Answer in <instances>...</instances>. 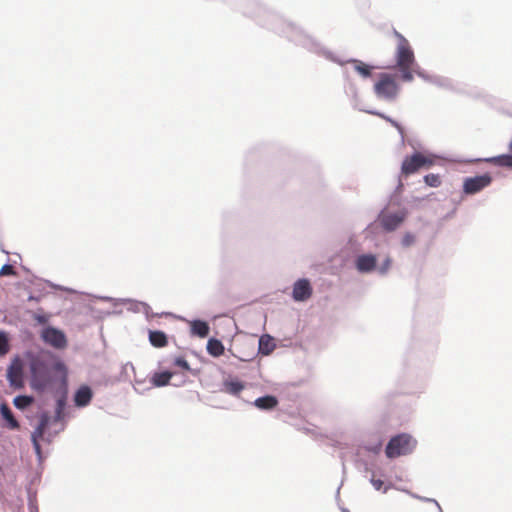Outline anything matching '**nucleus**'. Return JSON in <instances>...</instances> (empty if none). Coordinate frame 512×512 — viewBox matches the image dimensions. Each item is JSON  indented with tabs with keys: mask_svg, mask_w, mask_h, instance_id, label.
<instances>
[{
	"mask_svg": "<svg viewBox=\"0 0 512 512\" xmlns=\"http://www.w3.org/2000/svg\"><path fill=\"white\" fill-rule=\"evenodd\" d=\"M393 34L397 39L395 52L396 67L401 73V79L410 82L414 78V67L416 65L414 52L409 41L401 33L394 30Z\"/></svg>",
	"mask_w": 512,
	"mask_h": 512,
	"instance_id": "nucleus-1",
	"label": "nucleus"
},
{
	"mask_svg": "<svg viewBox=\"0 0 512 512\" xmlns=\"http://www.w3.org/2000/svg\"><path fill=\"white\" fill-rule=\"evenodd\" d=\"M374 92L380 99L395 100L400 92L397 76L391 73H380L374 83Z\"/></svg>",
	"mask_w": 512,
	"mask_h": 512,
	"instance_id": "nucleus-2",
	"label": "nucleus"
},
{
	"mask_svg": "<svg viewBox=\"0 0 512 512\" xmlns=\"http://www.w3.org/2000/svg\"><path fill=\"white\" fill-rule=\"evenodd\" d=\"M416 445L417 441L410 434H398L388 442L385 454L390 459L397 458L412 453Z\"/></svg>",
	"mask_w": 512,
	"mask_h": 512,
	"instance_id": "nucleus-3",
	"label": "nucleus"
},
{
	"mask_svg": "<svg viewBox=\"0 0 512 512\" xmlns=\"http://www.w3.org/2000/svg\"><path fill=\"white\" fill-rule=\"evenodd\" d=\"M436 157L421 152H416L404 158L401 165V173L405 176L414 174L421 169H428L434 165Z\"/></svg>",
	"mask_w": 512,
	"mask_h": 512,
	"instance_id": "nucleus-4",
	"label": "nucleus"
},
{
	"mask_svg": "<svg viewBox=\"0 0 512 512\" xmlns=\"http://www.w3.org/2000/svg\"><path fill=\"white\" fill-rule=\"evenodd\" d=\"M31 373V387L35 390H43L49 383L47 365L38 357H33L29 363Z\"/></svg>",
	"mask_w": 512,
	"mask_h": 512,
	"instance_id": "nucleus-5",
	"label": "nucleus"
},
{
	"mask_svg": "<svg viewBox=\"0 0 512 512\" xmlns=\"http://www.w3.org/2000/svg\"><path fill=\"white\" fill-rule=\"evenodd\" d=\"M7 380L13 389H22L24 387V362L16 356L11 360L7 368Z\"/></svg>",
	"mask_w": 512,
	"mask_h": 512,
	"instance_id": "nucleus-6",
	"label": "nucleus"
},
{
	"mask_svg": "<svg viewBox=\"0 0 512 512\" xmlns=\"http://www.w3.org/2000/svg\"><path fill=\"white\" fill-rule=\"evenodd\" d=\"M491 182L492 177L488 173L474 177H468L464 179L463 191L467 195H473L488 187Z\"/></svg>",
	"mask_w": 512,
	"mask_h": 512,
	"instance_id": "nucleus-7",
	"label": "nucleus"
},
{
	"mask_svg": "<svg viewBox=\"0 0 512 512\" xmlns=\"http://www.w3.org/2000/svg\"><path fill=\"white\" fill-rule=\"evenodd\" d=\"M405 217H406L405 212H398V213L382 212L379 215V221H380L381 226L386 231H393L404 221Z\"/></svg>",
	"mask_w": 512,
	"mask_h": 512,
	"instance_id": "nucleus-8",
	"label": "nucleus"
},
{
	"mask_svg": "<svg viewBox=\"0 0 512 512\" xmlns=\"http://www.w3.org/2000/svg\"><path fill=\"white\" fill-rule=\"evenodd\" d=\"M42 338L46 343L58 349L64 348L67 344L64 333L52 327L43 330Z\"/></svg>",
	"mask_w": 512,
	"mask_h": 512,
	"instance_id": "nucleus-9",
	"label": "nucleus"
},
{
	"mask_svg": "<svg viewBox=\"0 0 512 512\" xmlns=\"http://www.w3.org/2000/svg\"><path fill=\"white\" fill-rule=\"evenodd\" d=\"M50 422V416L48 413H42L40 415V420L38 426L35 428L31 435V440L35 451L39 454L41 452L40 440L42 439L48 425Z\"/></svg>",
	"mask_w": 512,
	"mask_h": 512,
	"instance_id": "nucleus-10",
	"label": "nucleus"
},
{
	"mask_svg": "<svg viewBox=\"0 0 512 512\" xmlns=\"http://www.w3.org/2000/svg\"><path fill=\"white\" fill-rule=\"evenodd\" d=\"M312 288L308 280L300 279L293 286V298L296 301H305L310 298Z\"/></svg>",
	"mask_w": 512,
	"mask_h": 512,
	"instance_id": "nucleus-11",
	"label": "nucleus"
},
{
	"mask_svg": "<svg viewBox=\"0 0 512 512\" xmlns=\"http://www.w3.org/2000/svg\"><path fill=\"white\" fill-rule=\"evenodd\" d=\"M376 266V257L373 255H361L357 258L356 267L360 272H370Z\"/></svg>",
	"mask_w": 512,
	"mask_h": 512,
	"instance_id": "nucleus-12",
	"label": "nucleus"
},
{
	"mask_svg": "<svg viewBox=\"0 0 512 512\" xmlns=\"http://www.w3.org/2000/svg\"><path fill=\"white\" fill-rule=\"evenodd\" d=\"M92 399V391L88 386L80 387L74 397L75 404L77 406L83 407L90 403Z\"/></svg>",
	"mask_w": 512,
	"mask_h": 512,
	"instance_id": "nucleus-13",
	"label": "nucleus"
},
{
	"mask_svg": "<svg viewBox=\"0 0 512 512\" xmlns=\"http://www.w3.org/2000/svg\"><path fill=\"white\" fill-rule=\"evenodd\" d=\"M348 63L353 65L354 70L363 78H369L372 75L373 66L366 64L358 59H350Z\"/></svg>",
	"mask_w": 512,
	"mask_h": 512,
	"instance_id": "nucleus-14",
	"label": "nucleus"
},
{
	"mask_svg": "<svg viewBox=\"0 0 512 512\" xmlns=\"http://www.w3.org/2000/svg\"><path fill=\"white\" fill-rule=\"evenodd\" d=\"M173 373L169 371L156 372L151 377V384L155 387H163L169 384Z\"/></svg>",
	"mask_w": 512,
	"mask_h": 512,
	"instance_id": "nucleus-15",
	"label": "nucleus"
},
{
	"mask_svg": "<svg viewBox=\"0 0 512 512\" xmlns=\"http://www.w3.org/2000/svg\"><path fill=\"white\" fill-rule=\"evenodd\" d=\"M255 406L262 410H270L277 406L278 400L275 396L267 395L259 397L254 402Z\"/></svg>",
	"mask_w": 512,
	"mask_h": 512,
	"instance_id": "nucleus-16",
	"label": "nucleus"
},
{
	"mask_svg": "<svg viewBox=\"0 0 512 512\" xmlns=\"http://www.w3.org/2000/svg\"><path fill=\"white\" fill-rule=\"evenodd\" d=\"M149 341L152 346L156 348L165 347L168 344L167 336L162 331H150L149 332Z\"/></svg>",
	"mask_w": 512,
	"mask_h": 512,
	"instance_id": "nucleus-17",
	"label": "nucleus"
},
{
	"mask_svg": "<svg viewBox=\"0 0 512 512\" xmlns=\"http://www.w3.org/2000/svg\"><path fill=\"white\" fill-rule=\"evenodd\" d=\"M223 387L226 393L237 396L245 388V385L238 380H226Z\"/></svg>",
	"mask_w": 512,
	"mask_h": 512,
	"instance_id": "nucleus-18",
	"label": "nucleus"
},
{
	"mask_svg": "<svg viewBox=\"0 0 512 512\" xmlns=\"http://www.w3.org/2000/svg\"><path fill=\"white\" fill-rule=\"evenodd\" d=\"M275 348L273 339L269 335H263L259 339V352L269 355Z\"/></svg>",
	"mask_w": 512,
	"mask_h": 512,
	"instance_id": "nucleus-19",
	"label": "nucleus"
},
{
	"mask_svg": "<svg viewBox=\"0 0 512 512\" xmlns=\"http://www.w3.org/2000/svg\"><path fill=\"white\" fill-rule=\"evenodd\" d=\"M191 332L199 337H206L209 334V326L206 322L195 320L191 323Z\"/></svg>",
	"mask_w": 512,
	"mask_h": 512,
	"instance_id": "nucleus-20",
	"label": "nucleus"
},
{
	"mask_svg": "<svg viewBox=\"0 0 512 512\" xmlns=\"http://www.w3.org/2000/svg\"><path fill=\"white\" fill-rule=\"evenodd\" d=\"M1 414L3 418L8 422V426L10 429H17L19 428L18 421L14 418L12 411L8 407L7 404L3 403L0 406Z\"/></svg>",
	"mask_w": 512,
	"mask_h": 512,
	"instance_id": "nucleus-21",
	"label": "nucleus"
},
{
	"mask_svg": "<svg viewBox=\"0 0 512 512\" xmlns=\"http://www.w3.org/2000/svg\"><path fill=\"white\" fill-rule=\"evenodd\" d=\"M207 351L210 355L218 357L224 353V346L217 339H210L207 343Z\"/></svg>",
	"mask_w": 512,
	"mask_h": 512,
	"instance_id": "nucleus-22",
	"label": "nucleus"
},
{
	"mask_svg": "<svg viewBox=\"0 0 512 512\" xmlns=\"http://www.w3.org/2000/svg\"><path fill=\"white\" fill-rule=\"evenodd\" d=\"M487 161L497 166L512 168V155L509 154L492 157Z\"/></svg>",
	"mask_w": 512,
	"mask_h": 512,
	"instance_id": "nucleus-23",
	"label": "nucleus"
},
{
	"mask_svg": "<svg viewBox=\"0 0 512 512\" xmlns=\"http://www.w3.org/2000/svg\"><path fill=\"white\" fill-rule=\"evenodd\" d=\"M34 402V398L32 396L27 395H19L14 398L13 404L16 408L20 410H24L28 406H30Z\"/></svg>",
	"mask_w": 512,
	"mask_h": 512,
	"instance_id": "nucleus-24",
	"label": "nucleus"
},
{
	"mask_svg": "<svg viewBox=\"0 0 512 512\" xmlns=\"http://www.w3.org/2000/svg\"><path fill=\"white\" fill-rule=\"evenodd\" d=\"M9 352L8 338L4 332H0V356H4Z\"/></svg>",
	"mask_w": 512,
	"mask_h": 512,
	"instance_id": "nucleus-25",
	"label": "nucleus"
},
{
	"mask_svg": "<svg viewBox=\"0 0 512 512\" xmlns=\"http://www.w3.org/2000/svg\"><path fill=\"white\" fill-rule=\"evenodd\" d=\"M424 180L431 187H438L441 184L440 177L437 174H428L424 177Z\"/></svg>",
	"mask_w": 512,
	"mask_h": 512,
	"instance_id": "nucleus-26",
	"label": "nucleus"
},
{
	"mask_svg": "<svg viewBox=\"0 0 512 512\" xmlns=\"http://www.w3.org/2000/svg\"><path fill=\"white\" fill-rule=\"evenodd\" d=\"M174 365H176L186 371L190 370V365L188 364V362L185 360L184 357H176L174 359Z\"/></svg>",
	"mask_w": 512,
	"mask_h": 512,
	"instance_id": "nucleus-27",
	"label": "nucleus"
},
{
	"mask_svg": "<svg viewBox=\"0 0 512 512\" xmlns=\"http://www.w3.org/2000/svg\"><path fill=\"white\" fill-rule=\"evenodd\" d=\"M414 241H415L414 236L412 234L407 233L402 238V245L404 247H408V246L412 245L414 243Z\"/></svg>",
	"mask_w": 512,
	"mask_h": 512,
	"instance_id": "nucleus-28",
	"label": "nucleus"
},
{
	"mask_svg": "<svg viewBox=\"0 0 512 512\" xmlns=\"http://www.w3.org/2000/svg\"><path fill=\"white\" fill-rule=\"evenodd\" d=\"M15 271L12 265H4L0 270V275H14Z\"/></svg>",
	"mask_w": 512,
	"mask_h": 512,
	"instance_id": "nucleus-29",
	"label": "nucleus"
},
{
	"mask_svg": "<svg viewBox=\"0 0 512 512\" xmlns=\"http://www.w3.org/2000/svg\"><path fill=\"white\" fill-rule=\"evenodd\" d=\"M371 484L376 490H381L384 482L381 479H376L374 477L371 478Z\"/></svg>",
	"mask_w": 512,
	"mask_h": 512,
	"instance_id": "nucleus-30",
	"label": "nucleus"
},
{
	"mask_svg": "<svg viewBox=\"0 0 512 512\" xmlns=\"http://www.w3.org/2000/svg\"><path fill=\"white\" fill-rule=\"evenodd\" d=\"M376 115H378V116L384 118L385 120L389 121L393 126L398 128L399 130L401 129L400 125L396 121L392 120L391 118L386 117V116H384V115H382L380 113H376Z\"/></svg>",
	"mask_w": 512,
	"mask_h": 512,
	"instance_id": "nucleus-31",
	"label": "nucleus"
},
{
	"mask_svg": "<svg viewBox=\"0 0 512 512\" xmlns=\"http://www.w3.org/2000/svg\"><path fill=\"white\" fill-rule=\"evenodd\" d=\"M390 263H391V260H390L389 258H388V259H386L385 264H384V266H383V268H382V272H383V273H384V272H386V271L388 270V268H389V266H390Z\"/></svg>",
	"mask_w": 512,
	"mask_h": 512,
	"instance_id": "nucleus-32",
	"label": "nucleus"
},
{
	"mask_svg": "<svg viewBox=\"0 0 512 512\" xmlns=\"http://www.w3.org/2000/svg\"><path fill=\"white\" fill-rule=\"evenodd\" d=\"M62 404H63V403H62V401L60 400V401L58 402V405H59V411L61 410Z\"/></svg>",
	"mask_w": 512,
	"mask_h": 512,
	"instance_id": "nucleus-33",
	"label": "nucleus"
}]
</instances>
